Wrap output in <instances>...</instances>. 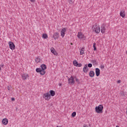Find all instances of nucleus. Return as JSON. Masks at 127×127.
Here are the masks:
<instances>
[{"label": "nucleus", "instance_id": "1", "mask_svg": "<svg viewBox=\"0 0 127 127\" xmlns=\"http://www.w3.org/2000/svg\"><path fill=\"white\" fill-rule=\"evenodd\" d=\"M103 110H104V106L103 105H100L95 107V112L97 113V114H102Z\"/></svg>", "mask_w": 127, "mask_h": 127}, {"label": "nucleus", "instance_id": "2", "mask_svg": "<svg viewBox=\"0 0 127 127\" xmlns=\"http://www.w3.org/2000/svg\"><path fill=\"white\" fill-rule=\"evenodd\" d=\"M92 29L96 33H100V27H98L97 24L94 25Z\"/></svg>", "mask_w": 127, "mask_h": 127}, {"label": "nucleus", "instance_id": "3", "mask_svg": "<svg viewBox=\"0 0 127 127\" xmlns=\"http://www.w3.org/2000/svg\"><path fill=\"white\" fill-rule=\"evenodd\" d=\"M43 98L45 99L46 101H49V100H50L51 98V96H50V94L49 93H44L43 95Z\"/></svg>", "mask_w": 127, "mask_h": 127}, {"label": "nucleus", "instance_id": "4", "mask_svg": "<svg viewBox=\"0 0 127 127\" xmlns=\"http://www.w3.org/2000/svg\"><path fill=\"white\" fill-rule=\"evenodd\" d=\"M68 84H71V85H74V84H75L74 77L72 76L68 79Z\"/></svg>", "mask_w": 127, "mask_h": 127}, {"label": "nucleus", "instance_id": "5", "mask_svg": "<svg viewBox=\"0 0 127 127\" xmlns=\"http://www.w3.org/2000/svg\"><path fill=\"white\" fill-rule=\"evenodd\" d=\"M8 44L9 48L10 49H11V50H14V49H15V45H14V43H13V42H9Z\"/></svg>", "mask_w": 127, "mask_h": 127}, {"label": "nucleus", "instance_id": "6", "mask_svg": "<svg viewBox=\"0 0 127 127\" xmlns=\"http://www.w3.org/2000/svg\"><path fill=\"white\" fill-rule=\"evenodd\" d=\"M106 30H107V29L106 28V25L105 24H103L101 27V33H106Z\"/></svg>", "mask_w": 127, "mask_h": 127}, {"label": "nucleus", "instance_id": "7", "mask_svg": "<svg viewBox=\"0 0 127 127\" xmlns=\"http://www.w3.org/2000/svg\"><path fill=\"white\" fill-rule=\"evenodd\" d=\"M41 69H42L43 73H44V74H45V73H46V71H45V70H46V69L47 68L46 65L45 64H42L41 65Z\"/></svg>", "mask_w": 127, "mask_h": 127}, {"label": "nucleus", "instance_id": "8", "mask_svg": "<svg viewBox=\"0 0 127 127\" xmlns=\"http://www.w3.org/2000/svg\"><path fill=\"white\" fill-rule=\"evenodd\" d=\"M73 64L74 66H76V67H82V64L78 63V62L76 60L73 61Z\"/></svg>", "mask_w": 127, "mask_h": 127}, {"label": "nucleus", "instance_id": "9", "mask_svg": "<svg viewBox=\"0 0 127 127\" xmlns=\"http://www.w3.org/2000/svg\"><path fill=\"white\" fill-rule=\"evenodd\" d=\"M89 71V68L88 67V64H85L83 68V71L84 73L87 74Z\"/></svg>", "mask_w": 127, "mask_h": 127}, {"label": "nucleus", "instance_id": "10", "mask_svg": "<svg viewBox=\"0 0 127 127\" xmlns=\"http://www.w3.org/2000/svg\"><path fill=\"white\" fill-rule=\"evenodd\" d=\"M36 72H37V73H40V75H45V73H44V72L43 73L42 70L40 68H37L36 69Z\"/></svg>", "mask_w": 127, "mask_h": 127}, {"label": "nucleus", "instance_id": "11", "mask_svg": "<svg viewBox=\"0 0 127 127\" xmlns=\"http://www.w3.org/2000/svg\"><path fill=\"white\" fill-rule=\"evenodd\" d=\"M66 31V28H64L61 31V35L63 38L65 36V32Z\"/></svg>", "mask_w": 127, "mask_h": 127}, {"label": "nucleus", "instance_id": "12", "mask_svg": "<svg viewBox=\"0 0 127 127\" xmlns=\"http://www.w3.org/2000/svg\"><path fill=\"white\" fill-rule=\"evenodd\" d=\"M77 37L79 39H84V37H85V36H84L82 33L79 32L77 34Z\"/></svg>", "mask_w": 127, "mask_h": 127}, {"label": "nucleus", "instance_id": "13", "mask_svg": "<svg viewBox=\"0 0 127 127\" xmlns=\"http://www.w3.org/2000/svg\"><path fill=\"white\" fill-rule=\"evenodd\" d=\"M95 74L97 77H99L100 76V74H101V70L99 68H95Z\"/></svg>", "mask_w": 127, "mask_h": 127}, {"label": "nucleus", "instance_id": "14", "mask_svg": "<svg viewBox=\"0 0 127 127\" xmlns=\"http://www.w3.org/2000/svg\"><path fill=\"white\" fill-rule=\"evenodd\" d=\"M53 38L55 39V40H56V39H58V38H59V33H55L53 35Z\"/></svg>", "mask_w": 127, "mask_h": 127}, {"label": "nucleus", "instance_id": "15", "mask_svg": "<svg viewBox=\"0 0 127 127\" xmlns=\"http://www.w3.org/2000/svg\"><path fill=\"white\" fill-rule=\"evenodd\" d=\"M22 78L23 80H26V79H27L28 78H29V76L28 75V74L23 73L22 75Z\"/></svg>", "mask_w": 127, "mask_h": 127}, {"label": "nucleus", "instance_id": "16", "mask_svg": "<svg viewBox=\"0 0 127 127\" xmlns=\"http://www.w3.org/2000/svg\"><path fill=\"white\" fill-rule=\"evenodd\" d=\"M2 123L3 125L6 126L8 124V120L6 118L3 119L2 121Z\"/></svg>", "mask_w": 127, "mask_h": 127}, {"label": "nucleus", "instance_id": "17", "mask_svg": "<svg viewBox=\"0 0 127 127\" xmlns=\"http://www.w3.org/2000/svg\"><path fill=\"white\" fill-rule=\"evenodd\" d=\"M120 14V16H121L123 18L124 17H125V16H126V13L125 12V10H122V11H121Z\"/></svg>", "mask_w": 127, "mask_h": 127}, {"label": "nucleus", "instance_id": "18", "mask_svg": "<svg viewBox=\"0 0 127 127\" xmlns=\"http://www.w3.org/2000/svg\"><path fill=\"white\" fill-rule=\"evenodd\" d=\"M89 76L91 78L94 77V76H95V72H94V71L93 70L90 71L89 72Z\"/></svg>", "mask_w": 127, "mask_h": 127}, {"label": "nucleus", "instance_id": "19", "mask_svg": "<svg viewBox=\"0 0 127 127\" xmlns=\"http://www.w3.org/2000/svg\"><path fill=\"white\" fill-rule=\"evenodd\" d=\"M51 51L52 53H53V54H54V55H57V54H58L57 52H56V51H55V49L54 48H51Z\"/></svg>", "mask_w": 127, "mask_h": 127}, {"label": "nucleus", "instance_id": "20", "mask_svg": "<svg viewBox=\"0 0 127 127\" xmlns=\"http://www.w3.org/2000/svg\"><path fill=\"white\" fill-rule=\"evenodd\" d=\"M50 96L52 97H54V96H55V91H54V90H52L50 91Z\"/></svg>", "mask_w": 127, "mask_h": 127}, {"label": "nucleus", "instance_id": "21", "mask_svg": "<svg viewBox=\"0 0 127 127\" xmlns=\"http://www.w3.org/2000/svg\"><path fill=\"white\" fill-rule=\"evenodd\" d=\"M84 48H82L81 49H80V55H83L85 52L84 51Z\"/></svg>", "mask_w": 127, "mask_h": 127}, {"label": "nucleus", "instance_id": "22", "mask_svg": "<svg viewBox=\"0 0 127 127\" xmlns=\"http://www.w3.org/2000/svg\"><path fill=\"white\" fill-rule=\"evenodd\" d=\"M40 61H41V59H40L39 58V57L36 58L35 59V62H36V63H40Z\"/></svg>", "mask_w": 127, "mask_h": 127}, {"label": "nucleus", "instance_id": "23", "mask_svg": "<svg viewBox=\"0 0 127 127\" xmlns=\"http://www.w3.org/2000/svg\"><path fill=\"white\" fill-rule=\"evenodd\" d=\"M42 37L44 39H47L48 38V35H47V34H43Z\"/></svg>", "mask_w": 127, "mask_h": 127}, {"label": "nucleus", "instance_id": "24", "mask_svg": "<svg viewBox=\"0 0 127 127\" xmlns=\"http://www.w3.org/2000/svg\"><path fill=\"white\" fill-rule=\"evenodd\" d=\"M91 62H92L93 65H98V63H97L96 60H92V61H91Z\"/></svg>", "mask_w": 127, "mask_h": 127}, {"label": "nucleus", "instance_id": "25", "mask_svg": "<svg viewBox=\"0 0 127 127\" xmlns=\"http://www.w3.org/2000/svg\"><path fill=\"white\" fill-rule=\"evenodd\" d=\"M93 48L94 51H96V50H97V47H96V43H93Z\"/></svg>", "mask_w": 127, "mask_h": 127}, {"label": "nucleus", "instance_id": "26", "mask_svg": "<svg viewBox=\"0 0 127 127\" xmlns=\"http://www.w3.org/2000/svg\"><path fill=\"white\" fill-rule=\"evenodd\" d=\"M71 116L72 118H75V117H76V112H73L71 114Z\"/></svg>", "mask_w": 127, "mask_h": 127}, {"label": "nucleus", "instance_id": "27", "mask_svg": "<svg viewBox=\"0 0 127 127\" xmlns=\"http://www.w3.org/2000/svg\"><path fill=\"white\" fill-rule=\"evenodd\" d=\"M87 67L89 68H92V67H93V64H87Z\"/></svg>", "mask_w": 127, "mask_h": 127}, {"label": "nucleus", "instance_id": "28", "mask_svg": "<svg viewBox=\"0 0 127 127\" xmlns=\"http://www.w3.org/2000/svg\"><path fill=\"white\" fill-rule=\"evenodd\" d=\"M68 2L70 4H73L74 3V1H73L72 0H68Z\"/></svg>", "mask_w": 127, "mask_h": 127}, {"label": "nucleus", "instance_id": "29", "mask_svg": "<svg viewBox=\"0 0 127 127\" xmlns=\"http://www.w3.org/2000/svg\"><path fill=\"white\" fill-rule=\"evenodd\" d=\"M100 67L101 69H105V65H101Z\"/></svg>", "mask_w": 127, "mask_h": 127}, {"label": "nucleus", "instance_id": "30", "mask_svg": "<svg viewBox=\"0 0 127 127\" xmlns=\"http://www.w3.org/2000/svg\"><path fill=\"white\" fill-rule=\"evenodd\" d=\"M75 80L77 83H80V81H79V79L75 77Z\"/></svg>", "mask_w": 127, "mask_h": 127}, {"label": "nucleus", "instance_id": "31", "mask_svg": "<svg viewBox=\"0 0 127 127\" xmlns=\"http://www.w3.org/2000/svg\"><path fill=\"white\" fill-rule=\"evenodd\" d=\"M11 101H12V102H13V101H15V99L14 98H12Z\"/></svg>", "mask_w": 127, "mask_h": 127}, {"label": "nucleus", "instance_id": "32", "mask_svg": "<svg viewBox=\"0 0 127 127\" xmlns=\"http://www.w3.org/2000/svg\"><path fill=\"white\" fill-rule=\"evenodd\" d=\"M121 95L122 96H125V93L124 92H121Z\"/></svg>", "mask_w": 127, "mask_h": 127}, {"label": "nucleus", "instance_id": "33", "mask_svg": "<svg viewBox=\"0 0 127 127\" xmlns=\"http://www.w3.org/2000/svg\"><path fill=\"white\" fill-rule=\"evenodd\" d=\"M3 66H4V65H3V64H0V67L2 68V67H3Z\"/></svg>", "mask_w": 127, "mask_h": 127}, {"label": "nucleus", "instance_id": "34", "mask_svg": "<svg viewBox=\"0 0 127 127\" xmlns=\"http://www.w3.org/2000/svg\"><path fill=\"white\" fill-rule=\"evenodd\" d=\"M7 90L8 91H10V88L9 87V86L7 87Z\"/></svg>", "mask_w": 127, "mask_h": 127}, {"label": "nucleus", "instance_id": "35", "mask_svg": "<svg viewBox=\"0 0 127 127\" xmlns=\"http://www.w3.org/2000/svg\"><path fill=\"white\" fill-rule=\"evenodd\" d=\"M31 2H34L35 1V0H30Z\"/></svg>", "mask_w": 127, "mask_h": 127}, {"label": "nucleus", "instance_id": "36", "mask_svg": "<svg viewBox=\"0 0 127 127\" xmlns=\"http://www.w3.org/2000/svg\"><path fill=\"white\" fill-rule=\"evenodd\" d=\"M117 83H118L119 84H120V83H121V80H118V81H117Z\"/></svg>", "mask_w": 127, "mask_h": 127}, {"label": "nucleus", "instance_id": "37", "mask_svg": "<svg viewBox=\"0 0 127 127\" xmlns=\"http://www.w3.org/2000/svg\"><path fill=\"white\" fill-rule=\"evenodd\" d=\"M1 70V67H0V72Z\"/></svg>", "mask_w": 127, "mask_h": 127}, {"label": "nucleus", "instance_id": "38", "mask_svg": "<svg viewBox=\"0 0 127 127\" xmlns=\"http://www.w3.org/2000/svg\"><path fill=\"white\" fill-rule=\"evenodd\" d=\"M70 45H73V43H70Z\"/></svg>", "mask_w": 127, "mask_h": 127}, {"label": "nucleus", "instance_id": "39", "mask_svg": "<svg viewBox=\"0 0 127 127\" xmlns=\"http://www.w3.org/2000/svg\"><path fill=\"white\" fill-rule=\"evenodd\" d=\"M57 127H60V126H57Z\"/></svg>", "mask_w": 127, "mask_h": 127}]
</instances>
